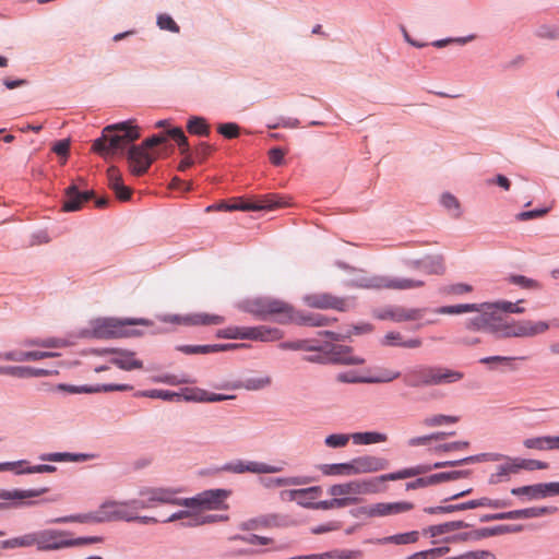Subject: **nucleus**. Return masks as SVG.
Wrapping results in <instances>:
<instances>
[{
	"label": "nucleus",
	"instance_id": "nucleus-18",
	"mask_svg": "<svg viewBox=\"0 0 559 559\" xmlns=\"http://www.w3.org/2000/svg\"><path fill=\"white\" fill-rule=\"evenodd\" d=\"M102 354L112 355L110 364L117 366L121 370L130 371L143 368V361L136 359L135 353L128 349L107 347L102 349Z\"/></svg>",
	"mask_w": 559,
	"mask_h": 559
},
{
	"label": "nucleus",
	"instance_id": "nucleus-63",
	"mask_svg": "<svg viewBox=\"0 0 559 559\" xmlns=\"http://www.w3.org/2000/svg\"><path fill=\"white\" fill-rule=\"evenodd\" d=\"M217 132L226 139H236L240 134V128L235 122L219 123Z\"/></svg>",
	"mask_w": 559,
	"mask_h": 559
},
{
	"label": "nucleus",
	"instance_id": "nucleus-53",
	"mask_svg": "<svg viewBox=\"0 0 559 559\" xmlns=\"http://www.w3.org/2000/svg\"><path fill=\"white\" fill-rule=\"evenodd\" d=\"M520 302H522V300H519L515 304L507 300H501L497 302H489V306H487V308L492 309L496 312L502 311L507 313H523L524 308L519 306Z\"/></svg>",
	"mask_w": 559,
	"mask_h": 559
},
{
	"label": "nucleus",
	"instance_id": "nucleus-28",
	"mask_svg": "<svg viewBox=\"0 0 559 559\" xmlns=\"http://www.w3.org/2000/svg\"><path fill=\"white\" fill-rule=\"evenodd\" d=\"M314 479L308 476H293V477H262L260 478V483L265 488H276V487H288V486H299L307 485L312 483Z\"/></svg>",
	"mask_w": 559,
	"mask_h": 559
},
{
	"label": "nucleus",
	"instance_id": "nucleus-32",
	"mask_svg": "<svg viewBox=\"0 0 559 559\" xmlns=\"http://www.w3.org/2000/svg\"><path fill=\"white\" fill-rule=\"evenodd\" d=\"M36 546L38 549V531L26 533L22 536L13 537L0 542V550L2 549H14V548H26Z\"/></svg>",
	"mask_w": 559,
	"mask_h": 559
},
{
	"label": "nucleus",
	"instance_id": "nucleus-29",
	"mask_svg": "<svg viewBox=\"0 0 559 559\" xmlns=\"http://www.w3.org/2000/svg\"><path fill=\"white\" fill-rule=\"evenodd\" d=\"M336 318L316 312H298L296 323L306 326H328L336 322Z\"/></svg>",
	"mask_w": 559,
	"mask_h": 559
},
{
	"label": "nucleus",
	"instance_id": "nucleus-51",
	"mask_svg": "<svg viewBox=\"0 0 559 559\" xmlns=\"http://www.w3.org/2000/svg\"><path fill=\"white\" fill-rule=\"evenodd\" d=\"M136 396H145L150 399H160L163 401H174V400H180L181 395L179 393L168 391V390H146L141 391L135 394Z\"/></svg>",
	"mask_w": 559,
	"mask_h": 559
},
{
	"label": "nucleus",
	"instance_id": "nucleus-9",
	"mask_svg": "<svg viewBox=\"0 0 559 559\" xmlns=\"http://www.w3.org/2000/svg\"><path fill=\"white\" fill-rule=\"evenodd\" d=\"M307 306L316 309H333L346 312L356 307V298L353 296L338 297L330 293H316L305 296Z\"/></svg>",
	"mask_w": 559,
	"mask_h": 559
},
{
	"label": "nucleus",
	"instance_id": "nucleus-3",
	"mask_svg": "<svg viewBox=\"0 0 559 559\" xmlns=\"http://www.w3.org/2000/svg\"><path fill=\"white\" fill-rule=\"evenodd\" d=\"M412 473L409 472H393L383 474L370 479L364 480H350L345 484L332 485L329 488V493L333 497L336 496H348V495H371L384 491L385 488L381 487L382 483L389 480L405 479Z\"/></svg>",
	"mask_w": 559,
	"mask_h": 559
},
{
	"label": "nucleus",
	"instance_id": "nucleus-2",
	"mask_svg": "<svg viewBox=\"0 0 559 559\" xmlns=\"http://www.w3.org/2000/svg\"><path fill=\"white\" fill-rule=\"evenodd\" d=\"M147 319L98 318L92 321V335L96 338L132 337L141 333L134 325H151Z\"/></svg>",
	"mask_w": 559,
	"mask_h": 559
},
{
	"label": "nucleus",
	"instance_id": "nucleus-48",
	"mask_svg": "<svg viewBox=\"0 0 559 559\" xmlns=\"http://www.w3.org/2000/svg\"><path fill=\"white\" fill-rule=\"evenodd\" d=\"M483 306L478 304H461V305H453V306H442L433 311L439 314H461L465 312H473L478 311L481 309Z\"/></svg>",
	"mask_w": 559,
	"mask_h": 559
},
{
	"label": "nucleus",
	"instance_id": "nucleus-11",
	"mask_svg": "<svg viewBox=\"0 0 559 559\" xmlns=\"http://www.w3.org/2000/svg\"><path fill=\"white\" fill-rule=\"evenodd\" d=\"M426 308H405L403 306H386L374 309L372 314L379 320H390L396 323L415 321L424 317Z\"/></svg>",
	"mask_w": 559,
	"mask_h": 559
},
{
	"label": "nucleus",
	"instance_id": "nucleus-15",
	"mask_svg": "<svg viewBox=\"0 0 559 559\" xmlns=\"http://www.w3.org/2000/svg\"><path fill=\"white\" fill-rule=\"evenodd\" d=\"M178 490L164 487H147L140 490V496L145 498L148 509L156 504L182 506V498L177 497Z\"/></svg>",
	"mask_w": 559,
	"mask_h": 559
},
{
	"label": "nucleus",
	"instance_id": "nucleus-33",
	"mask_svg": "<svg viewBox=\"0 0 559 559\" xmlns=\"http://www.w3.org/2000/svg\"><path fill=\"white\" fill-rule=\"evenodd\" d=\"M523 445L526 449H534L538 451L559 450V436L526 438L523 441Z\"/></svg>",
	"mask_w": 559,
	"mask_h": 559
},
{
	"label": "nucleus",
	"instance_id": "nucleus-62",
	"mask_svg": "<svg viewBox=\"0 0 559 559\" xmlns=\"http://www.w3.org/2000/svg\"><path fill=\"white\" fill-rule=\"evenodd\" d=\"M447 559H497V557L489 550H473Z\"/></svg>",
	"mask_w": 559,
	"mask_h": 559
},
{
	"label": "nucleus",
	"instance_id": "nucleus-25",
	"mask_svg": "<svg viewBox=\"0 0 559 559\" xmlns=\"http://www.w3.org/2000/svg\"><path fill=\"white\" fill-rule=\"evenodd\" d=\"M472 527V524L464 521H449L440 524L429 525L423 528L421 534L425 537L436 538L441 536H451L450 534L462 530Z\"/></svg>",
	"mask_w": 559,
	"mask_h": 559
},
{
	"label": "nucleus",
	"instance_id": "nucleus-13",
	"mask_svg": "<svg viewBox=\"0 0 559 559\" xmlns=\"http://www.w3.org/2000/svg\"><path fill=\"white\" fill-rule=\"evenodd\" d=\"M72 533L63 530L45 528L38 531V551H51L71 548Z\"/></svg>",
	"mask_w": 559,
	"mask_h": 559
},
{
	"label": "nucleus",
	"instance_id": "nucleus-36",
	"mask_svg": "<svg viewBox=\"0 0 559 559\" xmlns=\"http://www.w3.org/2000/svg\"><path fill=\"white\" fill-rule=\"evenodd\" d=\"M272 384V378L267 374L249 377L233 385V389H245L247 391H259L269 388Z\"/></svg>",
	"mask_w": 559,
	"mask_h": 559
},
{
	"label": "nucleus",
	"instance_id": "nucleus-55",
	"mask_svg": "<svg viewBox=\"0 0 559 559\" xmlns=\"http://www.w3.org/2000/svg\"><path fill=\"white\" fill-rule=\"evenodd\" d=\"M516 467V472L519 473L521 469L534 471V469H545L548 464L546 462L537 461V460H528V459H513Z\"/></svg>",
	"mask_w": 559,
	"mask_h": 559
},
{
	"label": "nucleus",
	"instance_id": "nucleus-39",
	"mask_svg": "<svg viewBox=\"0 0 559 559\" xmlns=\"http://www.w3.org/2000/svg\"><path fill=\"white\" fill-rule=\"evenodd\" d=\"M378 504V516H388L392 514H399L407 512L414 508L412 502L400 501V502H379Z\"/></svg>",
	"mask_w": 559,
	"mask_h": 559
},
{
	"label": "nucleus",
	"instance_id": "nucleus-42",
	"mask_svg": "<svg viewBox=\"0 0 559 559\" xmlns=\"http://www.w3.org/2000/svg\"><path fill=\"white\" fill-rule=\"evenodd\" d=\"M516 467L513 459H509V462L501 464L497 467V472L492 473L488 479L490 485H497L502 481H507L511 474H516Z\"/></svg>",
	"mask_w": 559,
	"mask_h": 559
},
{
	"label": "nucleus",
	"instance_id": "nucleus-17",
	"mask_svg": "<svg viewBox=\"0 0 559 559\" xmlns=\"http://www.w3.org/2000/svg\"><path fill=\"white\" fill-rule=\"evenodd\" d=\"M159 320L165 323L183 325H217L224 322V318L215 314L197 313L190 316L164 314Z\"/></svg>",
	"mask_w": 559,
	"mask_h": 559
},
{
	"label": "nucleus",
	"instance_id": "nucleus-54",
	"mask_svg": "<svg viewBox=\"0 0 559 559\" xmlns=\"http://www.w3.org/2000/svg\"><path fill=\"white\" fill-rule=\"evenodd\" d=\"M167 135L177 142L179 151L182 155L191 154L188 139L181 128L177 127L167 130Z\"/></svg>",
	"mask_w": 559,
	"mask_h": 559
},
{
	"label": "nucleus",
	"instance_id": "nucleus-4",
	"mask_svg": "<svg viewBox=\"0 0 559 559\" xmlns=\"http://www.w3.org/2000/svg\"><path fill=\"white\" fill-rule=\"evenodd\" d=\"M249 311L261 320L273 317L274 321L280 324L296 323V314L298 313L289 304L274 298H258L253 300Z\"/></svg>",
	"mask_w": 559,
	"mask_h": 559
},
{
	"label": "nucleus",
	"instance_id": "nucleus-34",
	"mask_svg": "<svg viewBox=\"0 0 559 559\" xmlns=\"http://www.w3.org/2000/svg\"><path fill=\"white\" fill-rule=\"evenodd\" d=\"M102 523L98 509L88 513L71 514L60 518H55L48 521L50 524H64V523Z\"/></svg>",
	"mask_w": 559,
	"mask_h": 559
},
{
	"label": "nucleus",
	"instance_id": "nucleus-40",
	"mask_svg": "<svg viewBox=\"0 0 559 559\" xmlns=\"http://www.w3.org/2000/svg\"><path fill=\"white\" fill-rule=\"evenodd\" d=\"M322 493L320 486H312L302 489H290L281 491L280 496L282 500L296 501L298 497H309L316 499Z\"/></svg>",
	"mask_w": 559,
	"mask_h": 559
},
{
	"label": "nucleus",
	"instance_id": "nucleus-27",
	"mask_svg": "<svg viewBox=\"0 0 559 559\" xmlns=\"http://www.w3.org/2000/svg\"><path fill=\"white\" fill-rule=\"evenodd\" d=\"M58 356L57 353L52 352H40V350H32V352H22V350H9V352H0V360L5 361H36L41 360L48 357Z\"/></svg>",
	"mask_w": 559,
	"mask_h": 559
},
{
	"label": "nucleus",
	"instance_id": "nucleus-56",
	"mask_svg": "<svg viewBox=\"0 0 559 559\" xmlns=\"http://www.w3.org/2000/svg\"><path fill=\"white\" fill-rule=\"evenodd\" d=\"M177 350L186 354V355H198V354H212L215 348L212 345H178L176 347Z\"/></svg>",
	"mask_w": 559,
	"mask_h": 559
},
{
	"label": "nucleus",
	"instance_id": "nucleus-52",
	"mask_svg": "<svg viewBox=\"0 0 559 559\" xmlns=\"http://www.w3.org/2000/svg\"><path fill=\"white\" fill-rule=\"evenodd\" d=\"M233 395H224L218 393H207L206 391H200L199 395H185L186 401H194V402H222L225 400L234 399Z\"/></svg>",
	"mask_w": 559,
	"mask_h": 559
},
{
	"label": "nucleus",
	"instance_id": "nucleus-59",
	"mask_svg": "<svg viewBox=\"0 0 559 559\" xmlns=\"http://www.w3.org/2000/svg\"><path fill=\"white\" fill-rule=\"evenodd\" d=\"M278 347L283 350H317V345H310L308 341L282 342Z\"/></svg>",
	"mask_w": 559,
	"mask_h": 559
},
{
	"label": "nucleus",
	"instance_id": "nucleus-57",
	"mask_svg": "<svg viewBox=\"0 0 559 559\" xmlns=\"http://www.w3.org/2000/svg\"><path fill=\"white\" fill-rule=\"evenodd\" d=\"M352 439L350 435L346 433H332L325 437L324 444L328 448L337 449L344 448L347 445L348 441Z\"/></svg>",
	"mask_w": 559,
	"mask_h": 559
},
{
	"label": "nucleus",
	"instance_id": "nucleus-50",
	"mask_svg": "<svg viewBox=\"0 0 559 559\" xmlns=\"http://www.w3.org/2000/svg\"><path fill=\"white\" fill-rule=\"evenodd\" d=\"M483 537L480 528L459 533L454 532V534L451 536L443 537L445 543L478 542Z\"/></svg>",
	"mask_w": 559,
	"mask_h": 559
},
{
	"label": "nucleus",
	"instance_id": "nucleus-14",
	"mask_svg": "<svg viewBox=\"0 0 559 559\" xmlns=\"http://www.w3.org/2000/svg\"><path fill=\"white\" fill-rule=\"evenodd\" d=\"M282 469V466L277 465L242 460L227 462L218 468L221 472H228L234 474H242L247 472L254 474H275L280 473Z\"/></svg>",
	"mask_w": 559,
	"mask_h": 559
},
{
	"label": "nucleus",
	"instance_id": "nucleus-26",
	"mask_svg": "<svg viewBox=\"0 0 559 559\" xmlns=\"http://www.w3.org/2000/svg\"><path fill=\"white\" fill-rule=\"evenodd\" d=\"M463 378L462 371L443 366H431V386L455 383Z\"/></svg>",
	"mask_w": 559,
	"mask_h": 559
},
{
	"label": "nucleus",
	"instance_id": "nucleus-23",
	"mask_svg": "<svg viewBox=\"0 0 559 559\" xmlns=\"http://www.w3.org/2000/svg\"><path fill=\"white\" fill-rule=\"evenodd\" d=\"M409 388L431 386V366L420 365L407 370L403 378Z\"/></svg>",
	"mask_w": 559,
	"mask_h": 559
},
{
	"label": "nucleus",
	"instance_id": "nucleus-7",
	"mask_svg": "<svg viewBox=\"0 0 559 559\" xmlns=\"http://www.w3.org/2000/svg\"><path fill=\"white\" fill-rule=\"evenodd\" d=\"M549 330L546 321L511 320L504 322L497 338L509 337H534L544 334Z\"/></svg>",
	"mask_w": 559,
	"mask_h": 559
},
{
	"label": "nucleus",
	"instance_id": "nucleus-30",
	"mask_svg": "<svg viewBox=\"0 0 559 559\" xmlns=\"http://www.w3.org/2000/svg\"><path fill=\"white\" fill-rule=\"evenodd\" d=\"M281 525V516L277 514H265L249 519L239 525L242 531H253L260 527H275Z\"/></svg>",
	"mask_w": 559,
	"mask_h": 559
},
{
	"label": "nucleus",
	"instance_id": "nucleus-1",
	"mask_svg": "<svg viewBox=\"0 0 559 559\" xmlns=\"http://www.w3.org/2000/svg\"><path fill=\"white\" fill-rule=\"evenodd\" d=\"M140 138L136 126L131 122H120L106 127L103 135L95 140L93 150L107 158L117 154H123L127 146Z\"/></svg>",
	"mask_w": 559,
	"mask_h": 559
},
{
	"label": "nucleus",
	"instance_id": "nucleus-49",
	"mask_svg": "<svg viewBox=\"0 0 559 559\" xmlns=\"http://www.w3.org/2000/svg\"><path fill=\"white\" fill-rule=\"evenodd\" d=\"M187 130L190 134L207 136L210 134V124L205 118L193 116L187 122Z\"/></svg>",
	"mask_w": 559,
	"mask_h": 559
},
{
	"label": "nucleus",
	"instance_id": "nucleus-38",
	"mask_svg": "<svg viewBox=\"0 0 559 559\" xmlns=\"http://www.w3.org/2000/svg\"><path fill=\"white\" fill-rule=\"evenodd\" d=\"M558 511L557 507H532L520 510H512L513 520L534 519L546 514H554Z\"/></svg>",
	"mask_w": 559,
	"mask_h": 559
},
{
	"label": "nucleus",
	"instance_id": "nucleus-8",
	"mask_svg": "<svg viewBox=\"0 0 559 559\" xmlns=\"http://www.w3.org/2000/svg\"><path fill=\"white\" fill-rule=\"evenodd\" d=\"M48 491L47 487L32 489H0V511L12 508L33 507L38 502L32 498L39 497Z\"/></svg>",
	"mask_w": 559,
	"mask_h": 559
},
{
	"label": "nucleus",
	"instance_id": "nucleus-24",
	"mask_svg": "<svg viewBox=\"0 0 559 559\" xmlns=\"http://www.w3.org/2000/svg\"><path fill=\"white\" fill-rule=\"evenodd\" d=\"M406 264L416 270H420L426 274L441 275L445 271L443 258L441 255H426L418 260H408Z\"/></svg>",
	"mask_w": 559,
	"mask_h": 559
},
{
	"label": "nucleus",
	"instance_id": "nucleus-46",
	"mask_svg": "<svg viewBox=\"0 0 559 559\" xmlns=\"http://www.w3.org/2000/svg\"><path fill=\"white\" fill-rule=\"evenodd\" d=\"M449 466H451V467L456 466V460L455 461L436 462V463H433L431 465L430 464H419V465H416V466H413V467L401 469L400 472H409V473H412L411 475H408L406 477V478H409V477H415V476L428 473L431 469L443 468V467H449Z\"/></svg>",
	"mask_w": 559,
	"mask_h": 559
},
{
	"label": "nucleus",
	"instance_id": "nucleus-43",
	"mask_svg": "<svg viewBox=\"0 0 559 559\" xmlns=\"http://www.w3.org/2000/svg\"><path fill=\"white\" fill-rule=\"evenodd\" d=\"M350 437L355 444H373L385 442L388 440V436L385 433L378 431L354 432Z\"/></svg>",
	"mask_w": 559,
	"mask_h": 559
},
{
	"label": "nucleus",
	"instance_id": "nucleus-20",
	"mask_svg": "<svg viewBox=\"0 0 559 559\" xmlns=\"http://www.w3.org/2000/svg\"><path fill=\"white\" fill-rule=\"evenodd\" d=\"M353 475L376 473L388 468L389 461L376 455H361L350 460Z\"/></svg>",
	"mask_w": 559,
	"mask_h": 559
},
{
	"label": "nucleus",
	"instance_id": "nucleus-31",
	"mask_svg": "<svg viewBox=\"0 0 559 559\" xmlns=\"http://www.w3.org/2000/svg\"><path fill=\"white\" fill-rule=\"evenodd\" d=\"M107 178L109 187L115 191L116 197L121 201H127L131 197L130 188L126 187L122 182L120 171L118 168L111 166L107 170Z\"/></svg>",
	"mask_w": 559,
	"mask_h": 559
},
{
	"label": "nucleus",
	"instance_id": "nucleus-44",
	"mask_svg": "<svg viewBox=\"0 0 559 559\" xmlns=\"http://www.w3.org/2000/svg\"><path fill=\"white\" fill-rule=\"evenodd\" d=\"M513 496H526L530 500L546 498L544 483L511 489Z\"/></svg>",
	"mask_w": 559,
	"mask_h": 559
},
{
	"label": "nucleus",
	"instance_id": "nucleus-60",
	"mask_svg": "<svg viewBox=\"0 0 559 559\" xmlns=\"http://www.w3.org/2000/svg\"><path fill=\"white\" fill-rule=\"evenodd\" d=\"M468 474V471H451V472H441L437 474H432L433 483L439 484L449 480H455L465 477Z\"/></svg>",
	"mask_w": 559,
	"mask_h": 559
},
{
	"label": "nucleus",
	"instance_id": "nucleus-16",
	"mask_svg": "<svg viewBox=\"0 0 559 559\" xmlns=\"http://www.w3.org/2000/svg\"><path fill=\"white\" fill-rule=\"evenodd\" d=\"M102 523L112 521L134 522L133 512L126 501L107 500L99 508Z\"/></svg>",
	"mask_w": 559,
	"mask_h": 559
},
{
	"label": "nucleus",
	"instance_id": "nucleus-58",
	"mask_svg": "<svg viewBox=\"0 0 559 559\" xmlns=\"http://www.w3.org/2000/svg\"><path fill=\"white\" fill-rule=\"evenodd\" d=\"M459 421L457 416L450 415H435L424 419V425L427 427H438L447 424H455Z\"/></svg>",
	"mask_w": 559,
	"mask_h": 559
},
{
	"label": "nucleus",
	"instance_id": "nucleus-47",
	"mask_svg": "<svg viewBox=\"0 0 559 559\" xmlns=\"http://www.w3.org/2000/svg\"><path fill=\"white\" fill-rule=\"evenodd\" d=\"M319 469L325 476L353 475L350 461L345 463L321 464Z\"/></svg>",
	"mask_w": 559,
	"mask_h": 559
},
{
	"label": "nucleus",
	"instance_id": "nucleus-6",
	"mask_svg": "<svg viewBox=\"0 0 559 559\" xmlns=\"http://www.w3.org/2000/svg\"><path fill=\"white\" fill-rule=\"evenodd\" d=\"M231 491L228 489H209L191 498H182V507L202 510H226V499Z\"/></svg>",
	"mask_w": 559,
	"mask_h": 559
},
{
	"label": "nucleus",
	"instance_id": "nucleus-10",
	"mask_svg": "<svg viewBox=\"0 0 559 559\" xmlns=\"http://www.w3.org/2000/svg\"><path fill=\"white\" fill-rule=\"evenodd\" d=\"M326 353L329 364L357 366L365 364V359L353 355V347L347 345L324 342L317 345V350Z\"/></svg>",
	"mask_w": 559,
	"mask_h": 559
},
{
	"label": "nucleus",
	"instance_id": "nucleus-41",
	"mask_svg": "<svg viewBox=\"0 0 559 559\" xmlns=\"http://www.w3.org/2000/svg\"><path fill=\"white\" fill-rule=\"evenodd\" d=\"M283 332L277 328H270L266 325L253 326L252 341L273 342L281 340Z\"/></svg>",
	"mask_w": 559,
	"mask_h": 559
},
{
	"label": "nucleus",
	"instance_id": "nucleus-21",
	"mask_svg": "<svg viewBox=\"0 0 559 559\" xmlns=\"http://www.w3.org/2000/svg\"><path fill=\"white\" fill-rule=\"evenodd\" d=\"M58 390L64 391L70 394H92L98 392H112V391H131L133 386L130 384H96V385H72V384H59Z\"/></svg>",
	"mask_w": 559,
	"mask_h": 559
},
{
	"label": "nucleus",
	"instance_id": "nucleus-19",
	"mask_svg": "<svg viewBox=\"0 0 559 559\" xmlns=\"http://www.w3.org/2000/svg\"><path fill=\"white\" fill-rule=\"evenodd\" d=\"M155 157L141 144L132 145L128 152L129 167L132 174L141 176L145 174L154 162Z\"/></svg>",
	"mask_w": 559,
	"mask_h": 559
},
{
	"label": "nucleus",
	"instance_id": "nucleus-12",
	"mask_svg": "<svg viewBox=\"0 0 559 559\" xmlns=\"http://www.w3.org/2000/svg\"><path fill=\"white\" fill-rule=\"evenodd\" d=\"M285 205V202L282 201V198L277 194H266L255 201H242L236 200L234 203L228 204L226 202H221L219 207L224 209V211H263V210H274L276 207H282Z\"/></svg>",
	"mask_w": 559,
	"mask_h": 559
},
{
	"label": "nucleus",
	"instance_id": "nucleus-64",
	"mask_svg": "<svg viewBox=\"0 0 559 559\" xmlns=\"http://www.w3.org/2000/svg\"><path fill=\"white\" fill-rule=\"evenodd\" d=\"M536 35L540 38L558 39L559 25H542L537 28Z\"/></svg>",
	"mask_w": 559,
	"mask_h": 559
},
{
	"label": "nucleus",
	"instance_id": "nucleus-22",
	"mask_svg": "<svg viewBox=\"0 0 559 559\" xmlns=\"http://www.w3.org/2000/svg\"><path fill=\"white\" fill-rule=\"evenodd\" d=\"M94 197L93 191H80L78 186L71 185L66 189V195L62 203L64 212H74L82 209L83 204Z\"/></svg>",
	"mask_w": 559,
	"mask_h": 559
},
{
	"label": "nucleus",
	"instance_id": "nucleus-5",
	"mask_svg": "<svg viewBox=\"0 0 559 559\" xmlns=\"http://www.w3.org/2000/svg\"><path fill=\"white\" fill-rule=\"evenodd\" d=\"M350 285L358 288L367 289H396L406 290L414 289L425 285L424 281L405 277H388V276H362L350 282Z\"/></svg>",
	"mask_w": 559,
	"mask_h": 559
},
{
	"label": "nucleus",
	"instance_id": "nucleus-35",
	"mask_svg": "<svg viewBox=\"0 0 559 559\" xmlns=\"http://www.w3.org/2000/svg\"><path fill=\"white\" fill-rule=\"evenodd\" d=\"M481 307L480 310H478V314L475 317H472L465 321V329L469 331H486L488 329L489 324V316L491 309H488L487 306H489V302L479 304Z\"/></svg>",
	"mask_w": 559,
	"mask_h": 559
},
{
	"label": "nucleus",
	"instance_id": "nucleus-37",
	"mask_svg": "<svg viewBox=\"0 0 559 559\" xmlns=\"http://www.w3.org/2000/svg\"><path fill=\"white\" fill-rule=\"evenodd\" d=\"M92 455L85 453H70V452H52L44 453L39 456L41 461L49 462H85Z\"/></svg>",
	"mask_w": 559,
	"mask_h": 559
},
{
	"label": "nucleus",
	"instance_id": "nucleus-61",
	"mask_svg": "<svg viewBox=\"0 0 559 559\" xmlns=\"http://www.w3.org/2000/svg\"><path fill=\"white\" fill-rule=\"evenodd\" d=\"M509 282L524 289H537L540 287L537 281L528 278L524 275H511L509 277Z\"/></svg>",
	"mask_w": 559,
	"mask_h": 559
},
{
	"label": "nucleus",
	"instance_id": "nucleus-45",
	"mask_svg": "<svg viewBox=\"0 0 559 559\" xmlns=\"http://www.w3.org/2000/svg\"><path fill=\"white\" fill-rule=\"evenodd\" d=\"M419 532L412 531L406 533H400L391 536H386L378 539L379 544H394V545H407L414 544L419 539Z\"/></svg>",
	"mask_w": 559,
	"mask_h": 559
}]
</instances>
